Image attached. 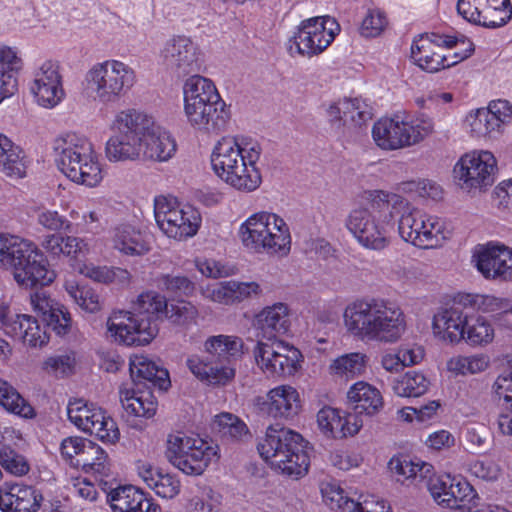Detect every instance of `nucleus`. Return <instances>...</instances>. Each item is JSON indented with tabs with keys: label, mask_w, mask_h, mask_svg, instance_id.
Listing matches in <instances>:
<instances>
[{
	"label": "nucleus",
	"mask_w": 512,
	"mask_h": 512,
	"mask_svg": "<svg viewBox=\"0 0 512 512\" xmlns=\"http://www.w3.org/2000/svg\"><path fill=\"white\" fill-rule=\"evenodd\" d=\"M346 331L362 342L395 344L407 330L406 315L402 308L381 298L357 299L343 312Z\"/></svg>",
	"instance_id": "obj_1"
},
{
	"label": "nucleus",
	"mask_w": 512,
	"mask_h": 512,
	"mask_svg": "<svg viewBox=\"0 0 512 512\" xmlns=\"http://www.w3.org/2000/svg\"><path fill=\"white\" fill-rule=\"evenodd\" d=\"M260 144L244 136H223L214 145L211 166L214 173L227 185L242 192H253L262 183L257 162Z\"/></svg>",
	"instance_id": "obj_2"
},
{
	"label": "nucleus",
	"mask_w": 512,
	"mask_h": 512,
	"mask_svg": "<svg viewBox=\"0 0 512 512\" xmlns=\"http://www.w3.org/2000/svg\"><path fill=\"white\" fill-rule=\"evenodd\" d=\"M367 195L369 207L352 209L345 227L362 248L381 252L390 246L395 231V193L373 190Z\"/></svg>",
	"instance_id": "obj_3"
},
{
	"label": "nucleus",
	"mask_w": 512,
	"mask_h": 512,
	"mask_svg": "<svg viewBox=\"0 0 512 512\" xmlns=\"http://www.w3.org/2000/svg\"><path fill=\"white\" fill-rule=\"evenodd\" d=\"M183 102L187 123L194 130L216 135L227 128L230 110L210 79L190 76L183 85Z\"/></svg>",
	"instance_id": "obj_4"
},
{
	"label": "nucleus",
	"mask_w": 512,
	"mask_h": 512,
	"mask_svg": "<svg viewBox=\"0 0 512 512\" xmlns=\"http://www.w3.org/2000/svg\"><path fill=\"white\" fill-rule=\"evenodd\" d=\"M0 266L11 270L15 281L25 288L49 285L56 278L38 246L19 236L0 234Z\"/></svg>",
	"instance_id": "obj_5"
},
{
	"label": "nucleus",
	"mask_w": 512,
	"mask_h": 512,
	"mask_svg": "<svg viewBox=\"0 0 512 512\" xmlns=\"http://www.w3.org/2000/svg\"><path fill=\"white\" fill-rule=\"evenodd\" d=\"M58 169L71 181L96 187L103 180V171L93 144L84 135L65 133L53 142Z\"/></svg>",
	"instance_id": "obj_6"
},
{
	"label": "nucleus",
	"mask_w": 512,
	"mask_h": 512,
	"mask_svg": "<svg viewBox=\"0 0 512 512\" xmlns=\"http://www.w3.org/2000/svg\"><path fill=\"white\" fill-rule=\"evenodd\" d=\"M303 437L280 425H269L258 443L260 456L275 470L295 478L305 475L309 456Z\"/></svg>",
	"instance_id": "obj_7"
},
{
	"label": "nucleus",
	"mask_w": 512,
	"mask_h": 512,
	"mask_svg": "<svg viewBox=\"0 0 512 512\" xmlns=\"http://www.w3.org/2000/svg\"><path fill=\"white\" fill-rule=\"evenodd\" d=\"M393 205L395 217L398 216V232L404 241L429 249L441 246L450 238L452 230L446 220L421 211L398 194Z\"/></svg>",
	"instance_id": "obj_8"
},
{
	"label": "nucleus",
	"mask_w": 512,
	"mask_h": 512,
	"mask_svg": "<svg viewBox=\"0 0 512 512\" xmlns=\"http://www.w3.org/2000/svg\"><path fill=\"white\" fill-rule=\"evenodd\" d=\"M242 245L255 253L286 256L291 250V234L279 215L259 211L250 215L238 229Z\"/></svg>",
	"instance_id": "obj_9"
},
{
	"label": "nucleus",
	"mask_w": 512,
	"mask_h": 512,
	"mask_svg": "<svg viewBox=\"0 0 512 512\" xmlns=\"http://www.w3.org/2000/svg\"><path fill=\"white\" fill-rule=\"evenodd\" d=\"M434 132V122L425 114L399 112L382 117L372 127V138L383 151H397L416 146Z\"/></svg>",
	"instance_id": "obj_10"
},
{
	"label": "nucleus",
	"mask_w": 512,
	"mask_h": 512,
	"mask_svg": "<svg viewBox=\"0 0 512 512\" xmlns=\"http://www.w3.org/2000/svg\"><path fill=\"white\" fill-rule=\"evenodd\" d=\"M473 51V42L463 35L431 33L413 41L411 58L422 70L434 73L468 58Z\"/></svg>",
	"instance_id": "obj_11"
},
{
	"label": "nucleus",
	"mask_w": 512,
	"mask_h": 512,
	"mask_svg": "<svg viewBox=\"0 0 512 512\" xmlns=\"http://www.w3.org/2000/svg\"><path fill=\"white\" fill-rule=\"evenodd\" d=\"M136 72L128 64L108 59L95 63L84 79L85 91L95 102L103 105L116 103L136 83Z\"/></svg>",
	"instance_id": "obj_12"
},
{
	"label": "nucleus",
	"mask_w": 512,
	"mask_h": 512,
	"mask_svg": "<svg viewBox=\"0 0 512 512\" xmlns=\"http://www.w3.org/2000/svg\"><path fill=\"white\" fill-rule=\"evenodd\" d=\"M165 456L184 474L201 475L218 459V448L197 435L178 431L167 436Z\"/></svg>",
	"instance_id": "obj_13"
},
{
	"label": "nucleus",
	"mask_w": 512,
	"mask_h": 512,
	"mask_svg": "<svg viewBox=\"0 0 512 512\" xmlns=\"http://www.w3.org/2000/svg\"><path fill=\"white\" fill-rule=\"evenodd\" d=\"M154 215L160 230L175 240L194 236L201 224L200 213L194 207L165 196L155 198Z\"/></svg>",
	"instance_id": "obj_14"
},
{
	"label": "nucleus",
	"mask_w": 512,
	"mask_h": 512,
	"mask_svg": "<svg viewBox=\"0 0 512 512\" xmlns=\"http://www.w3.org/2000/svg\"><path fill=\"white\" fill-rule=\"evenodd\" d=\"M116 134L105 145V156L109 162L135 161L140 158L142 142L139 128V111L127 109L119 112L113 122Z\"/></svg>",
	"instance_id": "obj_15"
},
{
	"label": "nucleus",
	"mask_w": 512,
	"mask_h": 512,
	"mask_svg": "<svg viewBox=\"0 0 512 512\" xmlns=\"http://www.w3.org/2000/svg\"><path fill=\"white\" fill-rule=\"evenodd\" d=\"M159 61L177 78L197 75L203 65L199 46L185 35H174L167 39L159 51Z\"/></svg>",
	"instance_id": "obj_16"
},
{
	"label": "nucleus",
	"mask_w": 512,
	"mask_h": 512,
	"mask_svg": "<svg viewBox=\"0 0 512 512\" xmlns=\"http://www.w3.org/2000/svg\"><path fill=\"white\" fill-rule=\"evenodd\" d=\"M339 31V24L330 16L303 20L290 39V50L295 47L297 53L305 57L319 55L331 45Z\"/></svg>",
	"instance_id": "obj_17"
},
{
	"label": "nucleus",
	"mask_w": 512,
	"mask_h": 512,
	"mask_svg": "<svg viewBox=\"0 0 512 512\" xmlns=\"http://www.w3.org/2000/svg\"><path fill=\"white\" fill-rule=\"evenodd\" d=\"M67 416L79 430L102 442L114 444L119 440L120 432L116 422L102 408L92 403L82 399L70 401Z\"/></svg>",
	"instance_id": "obj_18"
},
{
	"label": "nucleus",
	"mask_w": 512,
	"mask_h": 512,
	"mask_svg": "<svg viewBox=\"0 0 512 512\" xmlns=\"http://www.w3.org/2000/svg\"><path fill=\"white\" fill-rule=\"evenodd\" d=\"M107 334L115 342L126 346L149 344L158 334L153 317L139 318L132 311H114L106 322Z\"/></svg>",
	"instance_id": "obj_19"
},
{
	"label": "nucleus",
	"mask_w": 512,
	"mask_h": 512,
	"mask_svg": "<svg viewBox=\"0 0 512 512\" xmlns=\"http://www.w3.org/2000/svg\"><path fill=\"white\" fill-rule=\"evenodd\" d=\"M254 357L260 370L273 377L294 375L300 369L302 360L297 348L281 340H259L254 348Z\"/></svg>",
	"instance_id": "obj_20"
},
{
	"label": "nucleus",
	"mask_w": 512,
	"mask_h": 512,
	"mask_svg": "<svg viewBox=\"0 0 512 512\" xmlns=\"http://www.w3.org/2000/svg\"><path fill=\"white\" fill-rule=\"evenodd\" d=\"M496 171V158L487 150L466 153L454 167L458 185L468 192L491 186L494 183Z\"/></svg>",
	"instance_id": "obj_21"
},
{
	"label": "nucleus",
	"mask_w": 512,
	"mask_h": 512,
	"mask_svg": "<svg viewBox=\"0 0 512 512\" xmlns=\"http://www.w3.org/2000/svg\"><path fill=\"white\" fill-rule=\"evenodd\" d=\"M255 412L266 419L290 421L302 411L298 390L289 384H281L268 390L265 395L253 399Z\"/></svg>",
	"instance_id": "obj_22"
},
{
	"label": "nucleus",
	"mask_w": 512,
	"mask_h": 512,
	"mask_svg": "<svg viewBox=\"0 0 512 512\" xmlns=\"http://www.w3.org/2000/svg\"><path fill=\"white\" fill-rule=\"evenodd\" d=\"M477 271L487 280L512 281V248L498 243L477 245L471 257Z\"/></svg>",
	"instance_id": "obj_23"
},
{
	"label": "nucleus",
	"mask_w": 512,
	"mask_h": 512,
	"mask_svg": "<svg viewBox=\"0 0 512 512\" xmlns=\"http://www.w3.org/2000/svg\"><path fill=\"white\" fill-rule=\"evenodd\" d=\"M143 155L154 161L166 162L176 151L177 144L172 135L158 125L154 118L139 111V128Z\"/></svg>",
	"instance_id": "obj_24"
},
{
	"label": "nucleus",
	"mask_w": 512,
	"mask_h": 512,
	"mask_svg": "<svg viewBox=\"0 0 512 512\" xmlns=\"http://www.w3.org/2000/svg\"><path fill=\"white\" fill-rule=\"evenodd\" d=\"M30 90L39 106L49 109L56 107L65 97L58 64L51 60L44 61L34 72Z\"/></svg>",
	"instance_id": "obj_25"
},
{
	"label": "nucleus",
	"mask_w": 512,
	"mask_h": 512,
	"mask_svg": "<svg viewBox=\"0 0 512 512\" xmlns=\"http://www.w3.org/2000/svg\"><path fill=\"white\" fill-rule=\"evenodd\" d=\"M203 298L218 304L233 305L243 301L259 298L263 288L256 281L228 280L200 287Z\"/></svg>",
	"instance_id": "obj_26"
},
{
	"label": "nucleus",
	"mask_w": 512,
	"mask_h": 512,
	"mask_svg": "<svg viewBox=\"0 0 512 512\" xmlns=\"http://www.w3.org/2000/svg\"><path fill=\"white\" fill-rule=\"evenodd\" d=\"M319 432L326 439L342 440L353 437L363 426L362 420L352 413L337 408L324 406L316 414Z\"/></svg>",
	"instance_id": "obj_27"
},
{
	"label": "nucleus",
	"mask_w": 512,
	"mask_h": 512,
	"mask_svg": "<svg viewBox=\"0 0 512 512\" xmlns=\"http://www.w3.org/2000/svg\"><path fill=\"white\" fill-rule=\"evenodd\" d=\"M252 325L257 337L275 341L290 330V309L282 302L266 306L255 315Z\"/></svg>",
	"instance_id": "obj_28"
},
{
	"label": "nucleus",
	"mask_w": 512,
	"mask_h": 512,
	"mask_svg": "<svg viewBox=\"0 0 512 512\" xmlns=\"http://www.w3.org/2000/svg\"><path fill=\"white\" fill-rule=\"evenodd\" d=\"M327 116L332 127L341 131L344 127H360L372 118L370 105L361 98H345L331 104Z\"/></svg>",
	"instance_id": "obj_29"
},
{
	"label": "nucleus",
	"mask_w": 512,
	"mask_h": 512,
	"mask_svg": "<svg viewBox=\"0 0 512 512\" xmlns=\"http://www.w3.org/2000/svg\"><path fill=\"white\" fill-rule=\"evenodd\" d=\"M42 495L23 483L5 484L0 488V509L3 512H37Z\"/></svg>",
	"instance_id": "obj_30"
},
{
	"label": "nucleus",
	"mask_w": 512,
	"mask_h": 512,
	"mask_svg": "<svg viewBox=\"0 0 512 512\" xmlns=\"http://www.w3.org/2000/svg\"><path fill=\"white\" fill-rule=\"evenodd\" d=\"M459 305L457 298L454 305L440 310L433 317V333L440 340L449 343H459L465 337V323L467 314Z\"/></svg>",
	"instance_id": "obj_31"
},
{
	"label": "nucleus",
	"mask_w": 512,
	"mask_h": 512,
	"mask_svg": "<svg viewBox=\"0 0 512 512\" xmlns=\"http://www.w3.org/2000/svg\"><path fill=\"white\" fill-rule=\"evenodd\" d=\"M446 501L447 508L455 512H510L504 507L480 503V498L475 494L473 487L466 481L453 478L451 489Z\"/></svg>",
	"instance_id": "obj_32"
},
{
	"label": "nucleus",
	"mask_w": 512,
	"mask_h": 512,
	"mask_svg": "<svg viewBox=\"0 0 512 512\" xmlns=\"http://www.w3.org/2000/svg\"><path fill=\"white\" fill-rule=\"evenodd\" d=\"M114 249L122 254L140 256L150 250L148 234L145 230L131 223H120L111 231Z\"/></svg>",
	"instance_id": "obj_33"
},
{
	"label": "nucleus",
	"mask_w": 512,
	"mask_h": 512,
	"mask_svg": "<svg viewBox=\"0 0 512 512\" xmlns=\"http://www.w3.org/2000/svg\"><path fill=\"white\" fill-rule=\"evenodd\" d=\"M108 503L113 512H159V506L132 485L119 486L112 489Z\"/></svg>",
	"instance_id": "obj_34"
},
{
	"label": "nucleus",
	"mask_w": 512,
	"mask_h": 512,
	"mask_svg": "<svg viewBox=\"0 0 512 512\" xmlns=\"http://www.w3.org/2000/svg\"><path fill=\"white\" fill-rule=\"evenodd\" d=\"M137 474L159 497L172 499L180 492V481L176 475L163 471L146 461H138Z\"/></svg>",
	"instance_id": "obj_35"
},
{
	"label": "nucleus",
	"mask_w": 512,
	"mask_h": 512,
	"mask_svg": "<svg viewBox=\"0 0 512 512\" xmlns=\"http://www.w3.org/2000/svg\"><path fill=\"white\" fill-rule=\"evenodd\" d=\"M23 62L15 48L0 46V103L18 90V74Z\"/></svg>",
	"instance_id": "obj_36"
},
{
	"label": "nucleus",
	"mask_w": 512,
	"mask_h": 512,
	"mask_svg": "<svg viewBox=\"0 0 512 512\" xmlns=\"http://www.w3.org/2000/svg\"><path fill=\"white\" fill-rule=\"evenodd\" d=\"M129 370L134 382L148 381L161 390H166L170 386L168 371L146 355L131 356Z\"/></svg>",
	"instance_id": "obj_37"
},
{
	"label": "nucleus",
	"mask_w": 512,
	"mask_h": 512,
	"mask_svg": "<svg viewBox=\"0 0 512 512\" xmlns=\"http://www.w3.org/2000/svg\"><path fill=\"white\" fill-rule=\"evenodd\" d=\"M348 402L358 413L374 415L384 404L383 397L378 388L365 381H357L347 391Z\"/></svg>",
	"instance_id": "obj_38"
},
{
	"label": "nucleus",
	"mask_w": 512,
	"mask_h": 512,
	"mask_svg": "<svg viewBox=\"0 0 512 512\" xmlns=\"http://www.w3.org/2000/svg\"><path fill=\"white\" fill-rule=\"evenodd\" d=\"M27 158L23 149L0 132V172L7 177L26 176Z\"/></svg>",
	"instance_id": "obj_39"
},
{
	"label": "nucleus",
	"mask_w": 512,
	"mask_h": 512,
	"mask_svg": "<svg viewBox=\"0 0 512 512\" xmlns=\"http://www.w3.org/2000/svg\"><path fill=\"white\" fill-rule=\"evenodd\" d=\"M369 356L362 352H351L332 359L328 373L335 379L348 382L366 373Z\"/></svg>",
	"instance_id": "obj_40"
},
{
	"label": "nucleus",
	"mask_w": 512,
	"mask_h": 512,
	"mask_svg": "<svg viewBox=\"0 0 512 512\" xmlns=\"http://www.w3.org/2000/svg\"><path fill=\"white\" fill-rule=\"evenodd\" d=\"M457 302L463 308H471L482 313H492L497 316L512 314V300L505 297L482 294H460Z\"/></svg>",
	"instance_id": "obj_41"
},
{
	"label": "nucleus",
	"mask_w": 512,
	"mask_h": 512,
	"mask_svg": "<svg viewBox=\"0 0 512 512\" xmlns=\"http://www.w3.org/2000/svg\"><path fill=\"white\" fill-rule=\"evenodd\" d=\"M120 400L125 412L132 416L151 418L157 410V401L150 391L120 389Z\"/></svg>",
	"instance_id": "obj_42"
},
{
	"label": "nucleus",
	"mask_w": 512,
	"mask_h": 512,
	"mask_svg": "<svg viewBox=\"0 0 512 512\" xmlns=\"http://www.w3.org/2000/svg\"><path fill=\"white\" fill-rule=\"evenodd\" d=\"M390 471L398 476V480H418L422 482L433 473V466L420 459H410L406 456L392 457L388 463Z\"/></svg>",
	"instance_id": "obj_43"
},
{
	"label": "nucleus",
	"mask_w": 512,
	"mask_h": 512,
	"mask_svg": "<svg viewBox=\"0 0 512 512\" xmlns=\"http://www.w3.org/2000/svg\"><path fill=\"white\" fill-rule=\"evenodd\" d=\"M189 370L200 380L209 384H225L235 375L231 367H214L205 362L198 355H192L187 359Z\"/></svg>",
	"instance_id": "obj_44"
},
{
	"label": "nucleus",
	"mask_w": 512,
	"mask_h": 512,
	"mask_svg": "<svg viewBox=\"0 0 512 512\" xmlns=\"http://www.w3.org/2000/svg\"><path fill=\"white\" fill-rule=\"evenodd\" d=\"M77 269L81 275L103 284L117 283L128 285L131 277L126 269L119 267L96 266L92 263H84L79 265Z\"/></svg>",
	"instance_id": "obj_45"
},
{
	"label": "nucleus",
	"mask_w": 512,
	"mask_h": 512,
	"mask_svg": "<svg viewBox=\"0 0 512 512\" xmlns=\"http://www.w3.org/2000/svg\"><path fill=\"white\" fill-rule=\"evenodd\" d=\"M214 425L218 432L235 442H248L252 439V434L246 425L238 416L223 412L215 416Z\"/></svg>",
	"instance_id": "obj_46"
},
{
	"label": "nucleus",
	"mask_w": 512,
	"mask_h": 512,
	"mask_svg": "<svg viewBox=\"0 0 512 512\" xmlns=\"http://www.w3.org/2000/svg\"><path fill=\"white\" fill-rule=\"evenodd\" d=\"M429 386L430 381L423 373L409 371L393 380L392 390L400 397H420L428 391Z\"/></svg>",
	"instance_id": "obj_47"
},
{
	"label": "nucleus",
	"mask_w": 512,
	"mask_h": 512,
	"mask_svg": "<svg viewBox=\"0 0 512 512\" xmlns=\"http://www.w3.org/2000/svg\"><path fill=\"white\" fill-rule=\"evenodd\" d=\"M204 349L220 359L237 358L243 353V341L233 335L211 336L205 341Z\"/></svg>",
	"instance_id": "obj_48"
},
{
	"label": "nucleus",
	"mask_w": 512,
	"mask_h": 512,
	"mask_svg": "<svg viewBox=\"0 0 512 512\" xmlns=\"http://www.w3.org/2000/svg\"><path fill=\"white\" fill-rule=\"evenodd\" d=\"M512 18L510 0H484L481 26L495 29L506 25Z\"/></svg>",
	"instance_id": "obj_49"
},
{
	"label": "nucleus",
	"mask_w": 512,
	"mask_h": 512,
	"mask_svg": "<svg viewBox=\"0 0 512 512\" xmlns=\"http://www.w3.org/2000/svg\"><path fill=\"white\" fill-rule=\"evenodd\" d=\"M64 288L70 298L85 312L96 313L101 309L98 293L89 286H80L73 279H66Z\"/></svg>",
	"instance_id": "obj_50"
},
{
	"label": "nucleus",
	"mask_w": 512,
	"mask_h": 512,
	"mask_svg": "<svg viewBox=\"0 0 512 512\" xmlns=\"http://www.w3.org/2000/svg\"><path fill=\"white\" fill-rule=\"evenodd\" d=\"M490 366V358L483 353L468 356H456L447 362V369L455 375H475L486 371Z\"/></svg>",
	"instance_id": "obj_51"
},
{
	"label": "nucleus",
	"mask_w": 512,
	"mask_h": 512,
	"mask_svg": "<svg viewBox=\"0 0 512 512\" xmlns=\"http://www.w3.org/2000/svg\"><path fill=\"white\" fill-rule=\"evenodd\" d=\"M0 405L8 412L23 418H32L35 415L33 407L3 379H0Z\"/></svg>",
	"instance_id": "obj_52"
},
{
	"label": "nucleus",
	"mask_w": 512,
	"mask_h": 512,
	"mask_svg": "<svg viewBox=\"0 0 512 512\" xmlns=\"http://www.w3.org/2000/svg\"><path fill=\"white\" fill-rule=\"evenodd\" d=\"M466 125L470 135L476 138H492L501 134L496 121L485 108L470 112L466 116Z\"/></svg>",
	"instance_id": "obj_53"
},
{
	"label": "nucleus",
	"mask_w": 512,
	"mask_h": 512,
	"mask_svg": "<svg viewBox=\"0 0 512 512\" xmlns=\"http://www.w3.org/2000/svg\"><path fill=\"white\" fill-rule=\"evenodd\" d=\"M495 336V330L489 320L482 316L469 318L465 323V337L470 346H486L490 344Z\"/></svg>",
	"instance_id": "obj_54"
},
{
	"label": "nucleus",
	"mask_w": 512,
	"mask_h": 512,
	"mask_svg": "<svg viewBox=\"0 0 512 512\" xmlns=\"http://www.w3.org/2000/svg\"><path fill=\"white\" fill-rule=\"evenodd\" d=\"M14 337L22 339L31 347H42L49 341L48 334L40 327L38 321L25 314H22L18 320Z\"/></svg>",
	"instance_id": "obj_55"
},
{
	"label": "nucleus",
	"mask_w": 512,
	"mask_h": 512,
	"mask_svg": "<svg viewBox=\"0 0 512 512\" xmlns=\"http://www.w3.org/2000/svg\"><path fill=\"white\" fill-rule=\"evenodd\" d=\"M167 301L164 296L154 291H148L140 294L133 304V313L139 318L153 317L157 324V316L165 313Z\"/></svg>",
	"instance_id": "obj_56"
},
{
	"label": "nucleus",
	"mask_w": 512,
	"mask_h": 512,
	"mask_svg": "<svg viewBox=\"0 0 512 512\" xmlns=\"http://www.w3.org/2000/svg\"><path fill=\"white\" fill-rule=\"evenodd\" d=\"M324 503L332 510L342 512H353L355 509V499L346 495L340 485L334 481H324L320 486Z\"/></svg>",
	"instance_id": "obj_57"
},
{
	"label": "nucleus",
	"mask_w": 512,
	"mask_h": 512,
	"mask_svg": "<svg viewBox=\"0 0 512 512\" xmlns=\"http://www.w3.org/2000/svg\"><path fill=\"white\" fill-rule=\"evenodd\" d=\"M198 309L188 301H178L167 304L165 310L166 318L173 324L179 326H190L196 324L198 318Z\"/></svg>",
	"instance_id": "obj_58"
},
{
	"label": "nucleus",
	"mask_w": 512,
	"mask_h": 512,
	"mask_svg": "<svg viewBox=\"0 0 512 512\" xmlns=\"http://www.w3.org/2000/svg\"><path fill=\"white\" fill-rule=\"evenodd\" d=\"M107 460L108 455L104 449L92 441L80 459H78L76 468H82L85 472L104 473Z\"/></svg>",
	"instance_id": "obj_59"
},
{
	"label": "nucleus",
	"mask_w": 512,
	"mask_h": 512,
	"mask_svg": "<svg viewBox=\"0 0 512 512\" xmlns=\"http://www.w3.org/2000/svg\"><path fill=\"white\" fill-rule=\"evenodd\" d=\"M35 219L37 224L47 231H71L72 223L56 210L38 207L35 210Z\"/></svg>",
	"instance_id": "obj_60"
},
{
	"label": "nucleus",
	"mask_w": 512,
	"mask_h": 512,
	"mask_svg": "<svg viewBox=\"0 0 512 512\" xmlns=\"http://www.w3.org/2000/svg\"><path fill=\"white\" fill-rule=\"evenodd\" d=\"M388 25L386 14L378 9H368L359 27L361 36L374 38L382 34Z\"/></svg>",
	"instance_id": "obj_61"
},
{
	"label": "nucleus",
	"mask_w": 512,
	"mask_h": 512,
	"mask_svg": "<svg viewBox=\"0 0 512 512\" xmlns=\"http://www.w3.org/2000/svg\"><path fill=\"white\" fill-rule=\"evenodd\" d=\"M92 441L86 438L72 436L66 437L60 444V454L72 467H77L78 459L83 455Z\"/></svg>",
	"instance_id": "obj_62"
},
{
	"label": "nucleus",
	"mask_w": 512,
	"mask_h": 512,
	"mask_svg": "<svg viewBox=\"0 0 512 512\" xmlns=\"http://www.w3.org/2000/svg\"><path fill=\"white\" fill-rule=\"evenodd\" d=\"M0 465L15 476L25 475L29 471V464L26 459L4 444H0Z\"/></svg>",
	"instance_id": "obj_63"
},
{
	"label": "nucleus",
	"mask_w": 512,
	"mask_h": 512,
	"mask_svg": "<svg viewBox=\"0 0 512 512\" xmlns=\"http://www.w3.org/2000/svg\"><path fill=\"white\" fill-rule=\"evenodd\" d=\"M492 392L497 400H503L512 407V360L496 377L492 385Z\"/></svg>",
	"instance_id": "obj_64"
}]
</instances>
